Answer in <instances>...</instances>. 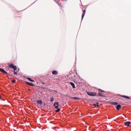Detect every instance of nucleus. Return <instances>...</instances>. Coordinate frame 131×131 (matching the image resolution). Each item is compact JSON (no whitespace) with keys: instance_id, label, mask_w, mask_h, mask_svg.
I'll return each mask as SVG.
<instances>
[{"instance_id":"obj_1","label":"nucleus","mask_w":131,"mask_h":131,"mask_svg":"<svg viewBox=\"0 0 131 131\" xmlns=\"http://www.w3.org/2000/svg\"><path fill=\"white\" fill-rule=\"evenodd\" d=\"M90 96H95L96 95V94L95 92H89L87 93Z\"/></svg>"},{"instance_id":"obj_2","label":"nucleus","mask_w":131,"mask_h":131,"mask_svg":"<svg viewBox=\"0 0 131 131\" xmlns=\"http://www.w3.org/2000/svg\"><path fill=\"white\" fill-rule=\"evenodd\" d=\"M131 123L130 122H125L124 123V125L126 126H129L130 125V124Z\"/></svg>"},{"instance_id":"obj_3","label":"nucleus","mask_w":131,"mask_h":131,"mask_svg":"<svg viewBox=\"0 0 131 131\" xmlns=\"http://www.w3.org/2000/svg\"><path fill=\"white\" fill-rule=\"evenodd\" d=\"M26 83L27 85H29L31 86H33L34 85V84L33 83H29L28 82H26Z\"/></svg>"},{"instance_id":"obj_4","label":"nucleus","mask_w":131,"mask_h":131,"mask_svg":"<svg viewBox=\"0 0 131 131\" xmlns=\"http://www.w3.org/2000/svg\"><path fill=\"white\" fill-rule=\"evenodd\" d=\"M0 71L5 74H7V72L6 71L2 68H0Z\"/></svg>"},{"instance_id":"obj_5","label":"nucleus","mask_w":131,"mask_h":131,"mask_svg":"<svg viewBox=\"0 0 131 131\" xmlns=\"http://www.w3.org/2000/svg\"><path fill=\"white\" fill-rule=\"evenodd\" d=\"M121 105L119 104H118L117 105L116 107V108L117 110H120V108H121Z\"/></svg>"},{"instance_id":"obj_6","label":"nucleus","mask_w":131,"mask_h":131,"mask_svg":"<svg viewBox=\"0 0 131 131\" xmlns=\"http://www.w3.org/2000/svg\"><path fill=\"white\" fill-rule=\"evenodd\" d=\"M70 84L72 86V87L73 88H75V85L73 83V82H70Z\"/></svg>"},{"instance_id":"obj_7","label":"nucleus","mask_w":131,"mask_h":131,"mask_svg":"<svg viewBox=\"0 0 131 131\" xmlns=\"http://www.w3.org/2000/svg\"><path fill=\"white\" fill-rule=\"evenodd\" d=\"M37 103L38 104L41 105L42 103V102L41 100H38L37 101Z\"/></svg>"},{"instance_id":"obj_8","label":"nucleus","mask_w":131,"mask_h":131,"mask_svg":"<svg viewBox=\"0 0 131 131\" xmlns=\"http://www.w3.org/2000/svg\"><path fill=\"white\" fill-rule=\"evenodd\" d=\"M52 73L54 75H56L58 74V72L57 71L54 70L52 71Z\"/></svg>"},{"instance_id":"obj_9","label":"nucleus","mask_w":131,"mask_h":131,"mask_svg":"<svg viewBox=\"0 0 131 131\" xmlns=\"http://www.w3.org/2000/svg\"><path fill=\"white\" fill-rule=\"evenodd\" d=\"M110 104L113 105H117L118 104L116 102H111Z\"/></svg>"},{"instance_id":"obj_10","label":"nucleus","mask_w":131,"mask_h":131,"mask_svg":"<svg viewBox=\"0 0 131 131\" xmlns=\"http://www.w3.org/2000/svg\"><path fill=\"white\" fill-rule=\"evenodd\" d=\"M86 12V11L85 10H84L83 11V13L82 14V20L83 18L84 17V16L85 15V14Z\"/></svg>"},{"instance_id":"obj_11","label":"nucleus","mask_w":131,"mask_h":131,"mask_svg":"<svg viewBox=\"0 0 131 131\" xmlns=\"http://www.w3.org/2000/svg\"><path fill=\"white\" fill-rule=\"evenodd\" d=\"M98 94L100 96H104L103 95V94H102V93H101V92H99Z\"/></svg>"},{"instance_id":"obj_12","label":"nucleus","mask_w":131,"mask_h":131,"mask_svg":"<svg viewBox=\"0 0 131 131\" xmlns=\"http://www.w3.org/2000/svg\"><path fill=\"white\" fill-rule=\"evenodd\" d=\"M14 70V71H15L17 70V68L16 67V66H14L12 68Z\"/></svg>"},{"instance_id":"obj_13","label":"nucleus","mask_w":131,"mask_h":131,"mask_svg":"<svg viewBox=\"0 0 131 131\" xmlns=\"http://www.w3.org/2000/svg\"><path fill=\"white\" fill-rule=\"evenodd\" d=\"M98 103H96V104H93V106H94L95 107H96V106L97 107H98L99 105H98Z\"/></svg>"},{"instance_id":"obj_14","label":"nucleus","mask_w":131,"mask_h":131,"mask_svg":"<svg viewBox=\"0 0 131 131\" xmlns=\"http://www.w3.org/2000/svg\"><path fill=\"white\" fill-rule=\"evenodd\" d=\"M59 105V103L58 102H56L53 104V106H56V105Z\"/></svg>"},{"instance_id":"obj_15","label":"nucleus","mask_w":131,"mask_h":131,"mask_svg":"<svg viewBox=\"0 0 131 131\" xmlns=\"http://www.w3.org/2000/svg\"><path fill=\"white\" fill-rule=\"evenodd\" d=\"M9 68H12V67L14 66H13V64L12 63L10 64L9 66Z\"/></svg>"},{"instance_id":"obj_16","label":"nucleus","mask_w":131,"mask_h":131,"mask_svg":"<svg viewBox=\"0 0 131 131\" xmlns=\"http://www.w3.org/2000/svg\"><path fill=\"white\" fill-rule=\"evenodd\" d=\"M27 79L29 81H31V82H34V81L33 80H32L30 78H28Z\"/></svg>"},{"instance_id":"obj_17","label":"nucleus","mask_w":131,"mask_h":131,"mask_svg":"<svg viewBox=\"0 0 131 131\" xmlns=\"http://www.w3.org/2000/svg\"><path fill=\"white\" fill-rule=\"evenodd\" d=\"M72 99H75L76 100H78L79 99V98L77 97H74L72 98Z\"/></svg>"},{"instance_id":"obj_18","label":"nucleus","mask_w":131,"mask_h":131,"mask_svg":"<svg viewBox=\"0 0 131 131\" xmlns=\"http://www.w3.org/2000/svg\"><path fill=\"white\" fill-rule=\"evenodd\" d=\"M54 97H52L50 100V102H53L54 101Z\"/></svg>"},{"instance_id":"obj_19","label":"nucleus","mask_w":131,"mask_h":131,"mask_svg":"<svg viewBox=\"0 0 131 131\" xmlns=\"http://www.w3.org/2000/svg\"><path fill=\"white\" fill-rule=\"evenodd\" d=\"M60 110V109L59 108H57V109L55 111L56 112H59Z\"/></svg>"},{"instance_id":"obj_20","label":"nucleus","mask_w":131,"mask_h":131,"mask_svg":"<svg viewBox=\"0 0 131 131\" xmlns=\"http://www.w3.org/2000/svg\"><path fill=\"white\" fill-rule=\"evenodd\" d=\"M56 3L58 5H60L61 4L59 2H56Z\"/></svg>"},{"instance_id":"obj_21","label":"nucleus","mask_w":131,"mask_h":131,"mask_svg":"<svg viewBox=\"0 0 131 131\" xmlns=\"http://www.w3.org/2000/svg\"><path fill=\"white\" fill-rule=\"evenodd\" d=\"M58 105H57L55 106V108H58Z\"/></svg>"},{"instance_id":"obj_22","label":"nucleus","mask_w":131,"mask_h":131,"mask_svg":"<svg viewBox=\"0 0 131 131\" xmlns=\"http://www.w3.org/2000/svg\"><path fill=\"white\" fill-rule=\"evenodd\" d=\"M12 82L13 83H15V80H12Z\"/></svg>"},{"instance_id":"obj_23","label":"nucleus","mask_w":131,"mask_h":131,"mask_svg":"<svg viewBox=\"0 0 131 131\" xmlns=\"http://www.w3.org/2000/svg\"><path fill=\"white\" fill-rule=\"evenodd\" d=\"M125 98H127L128 99H129V97L127 96H126V97H125Z\"/></svg>"},{"instance_id":"obj_24","label":"nucleus","mask_w":131,"mask_h":131,"mask_svg":"<svg viewBox=\"0 0 131 131\" xmlns=\"http://www.w3.org/2000/svg\"><path fill=\"white\" fill-rule=\"evenodd\" d=\"M14 74H17V72H15V71H14Z\"/></svg>"},{"instance_id":"obj_25","label":"nucleus","mask_w":131,"mask_h":131,"mask_svg":"<svg viewBox=\"0 0 131 131\" xmlns=\"http://www.w3.org/2000/svg\"><path fill=\"white\" fill-rule=\"evenodd\" d=\"M121 96H122V97H124L125 98V97H126V96H125V95H121Z\"/></svg>"},{"instance_id":"obj_26","label":"nucleus","mask_w":131,"mask_h":131,"mask_svg":"<svg viewBox=\"0 0 131 131\" xmlns=\"http://www.w3.org/2000/svg\"><path fill=\"white\" fill-rule=\"evenodd\" d=\"M100 90L101 91V92H103L104 91L102 90L101 89H100Z\"/></svg>"},{"instance_id":"obj_27","label":"nucleus","mask_w":131,"mask_h":131,"mask_svg":"<svg viewBox=\"0 0 131 131\" xmlns=\"http://www.w3.org/2000/svg\"><path fill=\"white\" fill-rule=\"evenodd\" d=\"M54 92H56V93H57V92H57V91H55V90H54Z\"/></svg>"},{"instance_id":"obj_28","label":"nucleus","mask_w":131,"mask_h":131,"mask_svg":"<svg viewBox=\"0 0 131 131\" xmlns=\"http://www.w3.org/2000/svg\"><path fill=\"white\" fill-rule=\"evenodd\" d=\"M1 99V95H0V99Z\"/></svg>"},{"instance_id":"obj_29","label":"nucleus","mask_w":131,"mask_h":131,"mask_svg":"<svg viewBox=\"0 0 131 131\" xmlns=\"http://www.w3.org/2000/svg\"><path fill=\"white\" fill-rule=\"evenodd\" d=\"M74 77H75V76H74Z\"/></svg>"}]
</instances>
